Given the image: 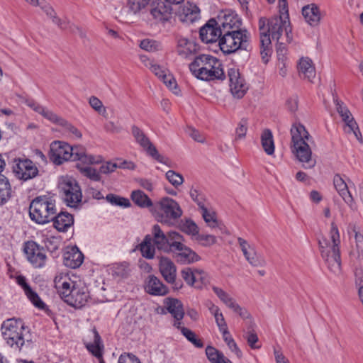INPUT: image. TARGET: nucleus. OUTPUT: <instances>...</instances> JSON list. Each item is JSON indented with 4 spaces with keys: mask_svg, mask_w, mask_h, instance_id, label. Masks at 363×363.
Returning a JSON list of instances; mask_svg holds the SVG:
<instances>
[{
    "mask_svg": "<svg viewBox=\"0 0 363 363\" xmlns=\"http://www.w3.org/2000/svg\"><path fill=\"white\" fill-rule=\"evenodd\" d=\"M219 26L223 33L218 45L230 43L231 45H242L249 42L250 33L241 29L242 20L235 11L225 10L218 16Z\"/></svg>",
    "mask_w": 363,
    "mask_h": 363,
    "instance_id": "obj_1",
    "label": "nucleus"
},
{
    "mask_svg": "<svg viewBox=\"0 0 363 363\" xmlns=\"http://www.w3.org/2000/svg\"><path fill=\"white\" fill-rule=\"evenodd\" d=\"M54 284L61 298L75 308L85 306L90 299L87 288L76 285L67 274H57L54 279Z\"/></svg>",
    "mask_w": 363,
    "mask_h": 363,
    "instance_id": "obj_2",
    "label": "nucleus"
},
{
    "mask_svg": "<svg viewBox=\"0 0 363 363\" xmlns=\"http://www.w3.org/2000/svg\"><path fill=\"white\" fill-rule=\"evenodd\" d=\"M189 69L196 78L203 81L223 80L225 78L220 61L209 55L195 57L189 64Z\"/></svg>",
    "mask_w": 363,
    "mask_h": 363,
    "instance_id": "obj_3",
    "label": "nucleus"
},
{
    "mask_svg": "<svg viewBox=\"0 0 363 363\" xmlns=\"http://www.w3.org/2000/svg\"><path fill=\"white\" fill-rule=\"evenodd\" d=\"M330 236L332 245L325 238L318 240V245L323 259L328 269L335 275L341 272V258L339 245L340 244V234L337 226L335 223H331Z\"/></svg>",
    "mask_w": 363,
    "mask_h": 363,
    "instance_id": "obj_4",
    "label": "nucleus"
},
{
    "mask_svg": "<svg viewBox=\"0 0 363 363\" xmlns=\"http://www.w3.org/2000/svg\"><path fill=\"white\" fill-rule=\"evenodd\" d=\"M57 213L55 201L46 196L34 199L29 206L30 219L38 224H46L52 221Z\"/></svg>",
    "mask_w": 363,
    "mask_h": 363,
    "instance_id": "obj_5",
    "label": "nucleus"
},
{
    "mask_svg": "<svg viewBox=\"0 0 363 363\" xmlns=\"http://www.w3.org/2000/svg\"><path fill=\"white\" fill-rule=\"evenodd\" d=\"M151 211L157 212L158 221L169 225L179 218L183 213L179 203L168 196L162 198Z\"/></svg>",
    "mask_w": 363,
    "mask_h": 363,
    "instance_id": "obj_6",
    "label": "nucleus"
},
{
    "mask_svg": "<svg viewBox=\"0 0 363 363\" xmlns=\"http://www.w3.org/2000/svg\"><path fill=\"white\" fill-rule=\"evenodd\" d=\"M26 330L21 320L9 318L4 321L1 330L2 336L6 343L15 349H21L25 342Z\"/></svg>",
    "mask_w": 363,
    "mask_h": 363,
    "instance_id": "obj_7",
    "label": "nucleus"
},
{
    "mask_svg": "<svg viewBox=\"0 0 363 363\" xmlns=\"http://www.w3.org/2000/svg\"><path fill=\"white\" fill-rule=\"evenodd\" d=\"M267 19L260 18L259 21L260 45H269L272 42H275L279 45H283L284 42H280L279 39L283 33V28L281 23L277 21H272L267 23Z\"/></svg>",
    "mask_w": 363,
    "mask_h": 363,
    "instance_id": "obj_8",
    "label": "nucleus"
},
{
    "mask_svg": "<svg viewBox=\"0 0 363 363\" xmlns=\"http://www.w3.org/2000/svg\"><path fill=\"white\" fill-rule=\"evenodd\" d=\"M60 192L66 204L75 208L82 201V193L77 182L72 177L62 179L59 184Z\"/></svg>",
    "mask_w": 363,
    "mask_h": 363,
    "instance_id": "obj_9",
    "label": "nucleus"
},
{
    "mask_svg": "<svg viewBox=\"0 0 363 363\" xmlns=\"http://www.w3.org/2000/svg\"><path fill=\"white\" fill-rule=\"evenodd\" d=\"M151 236L152 238V242L155 247L158 250L164 252H172L173 250L172 243L174 241H178V240H182V236L175 231H170L168 233L167 235H166L162 230L160 226L157 224L153 225Z\"/></svg>",
    "mask_w": 363,
    "mask_h": 363,
    "instance_id": "obj_10",
    "label": "nucleus"
},
{
    "mask_svg": "<svg viewBox=\"0 0 363 363\" xmlns=\"http://www.w3.org/2000/svg\"><path fill=\"white\" fill-rule=\"evenodd\" d=\"M228 77L232 95L236 99H242L248 90V85L240 70L235 67L229 68Z\"/></svg>",
    "mask_w": 363,
    "mask_h": 363,
    "instance_id": "obj_11",
    "label": "nucleus"
},
{
    "mask_svg": "<svg viewBox=\"0 0 363 363\" xmlns=\"http://www.w3.org/2000/svg\"><path fill=\"white\" fill-rule=\"evenodd\" d=\"M15 175L21 180L27 181L38 175V169L35 163L29 159H15L13 166Z\"/></svg>",
    "mask_w": 363,
    "mask_h": 363,
    "instance_id": "obj_12",
    "label": "nucleus"
},
{
    "mask_svg": "<svg viewBox=\"0 0 363 363\" xmlns=\"http://www.w3.org/2000/svg\"><path fill=\"white\" fill-rule=\"evenodd\" d=\"M131 130L136 143L145 150L146 153L157 162L164 163V157L159 153L145 133L136 125H133Z\"/></svg>",
    "mask_w": 363,
    "mask_h": 363,
    "instance_id": "obj_13",
    "label": "nucleus"
},
{
    "mask_svg": "<svg viewBox=\"0 0 363 363\" xmlns=\"http://www.w3.org/2000/svg\"><path fill=\"white\" fill-rule=\"evenodd\" d=\"M223 33L219 23L214 18L209 19L199 30V36L202 43L206 44L220 41Z\"/></svg>",
    "mask_w": 363,
    "mask_h": 363,
    "instance_id": "obj_14",
    "label": "nucleus"
},
{
    "mask_svg": "<svg viewBox=\"0 0 363 363\" xmlns=\"http://www.w3.org/2000/svg\"><path fill=\"white\" fill-rule=\"evenodd\" d=\"M24 252L29 262L35 268H42L45 265L47 257L45 250L35 242H26Z\"/></svg>",
    "mask_w": 363,
    "mask_h": 363,
    "instance_id": "obj_15",
    "label": "nucleus"
},
{
    "mask_svg": "<svg viewBox=\"0 0 363 363\" xmlns=\"http://www.w3.org/2000/svg\"><path fill=\"white\" fill-rule=\"evenodd\" d=\"M72 146L61 141H54L50 145V159L55 164H62L71 160Z\"/></svg>",
    "mask_w": 363,
    "mask_h": 363,
    "instance_id": "obj_16",
    "label": "nucleus"
},
{
    "mask_svg": "<svg viewBox=\"0 0 363 363\" xmlns=\"http://www.w3.org/2000/svg\"><path fill=\"white\" fill-rule=\"evenodd\" d=\"M160 272L164 280L171 284L174 289L183 286L181 281H177V268L173 262L167 257H161L159 263Z\"/></svg>",
    "mask_w": 363,
    "mask_h": 363,
    "instance_id": "obj_17",
    "label": "nucleus"
},
{
    "mask_svg": "<svg viewBox=\"0 0 363 363\" xmlns=\"http://www.w3.org/2000/svg\"><path fill=\"white\" fill-rule=\"evenodd\" d=\"M291 147L298 161L303 163V167L311 169L315 165V160L311 158L312 151L306 142L293 144Z\"/></svg>",
    "mask_w": 363,
    "mask_h": 363,
    "instance_id": "obj_18",
    "label": "nucleus"
},
{
    "mask_svg": "<svg viewBox=\"0 0 363 363\" xmlns=\"http://www.w3.org/2000/svg\"><path fill=\"white\" fill-rule=\"evenodd\" d=\"M172 246L173 247L172 252L177 253L178 262L183 264H189L200 259V257L194 251L182 243L181 240L172 242Z\"/></svg>",
    "mask_w": 363,
    "mask_h": 363,
    "instance_id": "obj_19",
    "label": "nucleus"
},
{
    "mask_svg": "<svg viewBox=\"0 0 363 363\" xmlns=\"http://www.w3.org/2000/svg\"><path fill=\"white\" fill-rule=\"evenodd\" d=\"M91 340L86 342L85 346L87 350L99 359V363H106L103 358L104 345L100 335L94 328L91 331Z\"/></svg>",
    "mask_w": 363,
    "mask_h": 363,
    "instance_id": "obj_20",
    "label": "nucleus"
},
{
    "mask_svg": "<svg viewBox=\"0 0 363 363\" xmlns=\"http://www.w3.org/2000/svg\"><path fill=\"white\" fill-rule=\"evenodd\" d=\"M238 242L245 259L252 266L264 267L266 264L264 259L260 255H258L255 249L250 245L245 240L242 238H238Z\"/></svg>",
    "mask_w": 363,
    "mask_h": 363,
    "instance_id": "obj_21",
    "label": "nucleus"
},
{
    "mask_svg": "<svg viewBox=\"0 0 363 363\" xmlns=\"http://www.w3.org/2000/svg\"><path fill=\"white\" fill-rule=\"evenodd\" d=\"M333 184L336 191H337L339 195L342 198L344 201L351 208V209L354 210L355 205L353 197L352 196L351 193L349 191V188L347 183L340 174H335L334 176Z\"/></svg>",
    "mask_w": 363,
    "mask_h": 363,
    "instance_id": "obj_22",
    "label": "nucleus"
},
{
    "mask_svg": "<svg viewBox=\"0 0 363 363\" xmlns=\"http://www.w3.org/2000/svg\"><path fill=\"white\" fill-rule=\"evenodd\" d=\"M5 166V160L0 154V205L6 203L12 195V189L9 179L1 174Z\"/></svg>",
    "mask_w": 363,
    "mask_h": 363,
    "instance_id": "obj_23",
    "label": "nucleus"
},
{
    "mask_svg": "<svg viewBox=\"0 0 363 363\" xmlns=\"http://www.w3.org/2000/svg\"><path fill=\"white\" fill-rule=\"evenodd\" d=\"M17 283L23 288L24 292L33 305L40 308L44 309L46 307L45 303L40 299L39 296L32 290L23 276H18L16 278Z\"/></svg>",
    "mask_w": 363,
    "mask_h": 363,
    "instance_id": "obj_24",
    "label": "nucleus"
},
{
    "mask_svg": "<svg viewBox=\"0 0 363 363\" xmlns=\"http://www.w3.org/2000/svg\"><path fill=\"white\" fill-rule=\"evenodd\" d=\"M145 289L149 294L155 296H164L169 291L168 288L154 275L148 277Z\"/></svg>",
    "mask_w": 363,
    "mask_h": 363,
    "instance_id": "obj_25",
    "label": "nucleus"
},
{
    "mask_svg": "<svg viewBox=\"0 0 363 363\" xmlns=\"http://www.w3.org/2000/svg\"><path fill=\"white\" fill-rule=\"evenodd\" d=\"M84 260V255L77 247H73L64 255V264L71 269L81 266Z\"/></svg>",
    "mask_w": 363,
    "mask_h": 363,
    "instance_id": "obj_26",
    "label": "nucleus"
},
{
    "mask_svg": "<svg viewBox=\"0 0 363 363\" xmlns=\"http://www.w3.org/2000/svg\"><path fill=\"white\" fill-rule=\"evenodd\" d=\"M200 18V9L196 5L187 2L183 7L180 14L181 21L187 23H191Z\"/></svg>",
    "mask_w": 363,
    "mask_h": 363,
    "instance_id": "obj_27",
    "label": "nucleus"
},
{
    "mask_svg": "<svg viewBox=\"0 0 363 363\" xmlns=\"http://www.w3.org/2000/svg\"><path fill=\"white\" fill-rule=\"evenodd\" d=\"M53 221L54 227L60 232H66L74 223L72 215L67 212L55 214Z\"/></svg>",
    "mask_w": 363,
    "mask_h": 363,
    "instance_id": "obj_28",
    "label": "nucleus"
},
{
    "mask_svg": "<svg viewBox=\"0 0 363 363\" xmlns=\"http://www.w3.org/2000/svg\"><path fill=\"white\" fill-rule=\"evenodd\" d=\"M167 310L177 320H182L184 315L183 304L182 302L174 298H167L164 301Z\"/></svg>",
    "mask_w": 363,
    "mask_h": 363,
    "instance_id": "obj_29",
    "label": "nucleus"
},
{
    "mask_svg": "<svg viewBox=\"0 0 363 363\" xmlns=\"http://www.w3.org/2000/svg\"><path fill=\"white\" fill-rule=\"evenodd\" d=\"M290 132L291 135V145L296 143L298 145L301 143H305L310 138L308 132L305 127L299 123H294Z\"/></svg>",
    "mask_w": 363,
    "mask_h": 363,
    "instance_id": "obj_30",
    "label": "nucleus"
},
{
    "mask_svg": "<svg viewBox=\"0 0 363 363\" xmlns=\"http://www.w3.org/2000/svg\"><path fill=\"white\" fill-rule=\"evenodd\" d=\"M302 14L306 21L311 26L318 25L320 21L319 9L315 4L307 5L303 7Z\"/></svg>",
    "mask_w": 363,
    "mask_h": 363,
    "instance_id": "obj_31",
    "label": "nucleus"
},
{
    "mask_svg": "<svg viewBox=\"0 0 363 363\" xmlns=\"http://www.w3.org/2000/svg\"><path fill=\"white\" fill-rule=\"evenodd\" d=\"M299 74L311 82L315 76V67L308 57H301L298 65Z\"/></svg>",
    "mask_w": 363,
    "mask_h": 363,
    "instance_id": "obj_32",
    "label": "nucleus"
},
{
    "mask_svg": "<svg viewBox=\"0 0 363 363\" xmlns=\"http://www.w3.org/2000/svg\"><path fill=\"white\" fill-rule=\"evenodd\" d=\"M341 118L342 121L345 123V132L347 133H352L355 138L359 142H362V134L359 131L357 123L354 120V118L352 116L350 111L347 110V111L345 112L344 114H342Z\"/></svg>",
    "mask_w": 363,
    "mask_h": 363,
    "instance_id": "obj_33",
    "label": "nucleus"
},
{
    "mask_svg": "<svg viewBox=\"0 0 363 363\" xmlns=\"http://www.w3.org/2000/svg\"><path fill=\"white\" fill-rule=\"evenodd\" d=\"M71 160H79L84 164H88L97 162L92 155L86 154L85 148L82 145L72 147Z\"/></svg>",
    "mask_w": 363,
    "mask_h": 363,
    "instance_id": "obj_34",
    "label": "nucleus"
},
{
    "mask_svg": "<svg viewBox=\"0 0 363 363\" xmlns=\"http://www.w3.org/2000/svg\"><path fill=\"white\" fill-rule=\"evenodd\" d=\"M138 249L143 257L148 259H153L155 254V245L152 242V236L146 235L143 242L138 245Z\"/></svg>",
    "mask_w": 363,
    "mask_h": 363,
    "instance_id": "obj_35",
    "label": "nucleus"
},
{
    "mask_svg": "<svg viewBox=\"0 0 363 363\" xmlns=\"http://www.w3.org/2000/svg\"><path fill=\"white\" fill-rule=\"evenodd\" d=\"M261 144L264 151L268 155H272L274 153V143L272 131L269 129H265L261 134Z\"/></svg>",
    "mask_w": 363,
    "mask_h": 363,
    "instance_id": "obj_36",
    "label": "nucleus"
},
{
    "mask_svg": "<svg viewBox=\"0 0 363 363\" xmlns=\"http://www.w3.org/2000/svg\"><path fill=\"white\" fill-rule=\"evenodd\" d=\"M131 199L140 208H152L153 204L148 196L141 190H135L131 193Z\"/></svg>",
    "mask_w": 363,
    "mask_h": 363,
    "instance_id": "obj_37",
    "label": "nucleus"
},
{
    "mask_svg": "<svg viewBox=\"0 0 363 363\" xmlns=\"http://www.w3.org/2000/svg\"><path fill=\"white\" fill-rule=\"evenodd\" d=\"M41 9L46 13V15L52 18V22L57 25L60 29H66L67 23L65 21H62L57 16L53 8L48 3H40L39 5Z\"/></svg>",
    "mask_w": 363,
    "mask_h": 363,
    "instance_id": "obj_38",
    "label": "nucleus"
},
{
    "mask_svg": "<svg viewBox=\"0 0 363 363\" xmlns=\"http://www.w3.org/2000/svg\"><path fill=\"white\" fill-rule=\"evenodd\" d=\"M213 292L220 298V300L226 305L228 308H238V303L225 291L222 289L213 286L212 287Z\"/></svg>",
    "mask_w": 363,
    "mask_h": 363,
    "instance_id": "obj_39",
    "label": "nucleus"
},
{
    "mask_svg": "<svg viewBox=\"0 0 363 363\" xmlns=\"http://www.w3.org/2000/svg\"><path fill=\"white\" fill-rule=\"evenodd\" d=\"M77 167L78 168V169L82 175L89 178V179L94 182H99L101 180V175L99 171H97L92 167L89 165L82 166L80 164H77Z\"/></svg>",
    "mask_w": 363,
    "mask_h": 363,
    "instance_id": "obj_40",
    "label": "nucleus"
},
{
    "mask_svg": "<svg viewBox=\"0 0 363 363\" xmlns=\"http://www.w3.org/2000/svg\"><path fill=\"white\" fill-rule=\"evenodd\" d=\"M180 229L182 232L193 236H197L199 234V228L197 225L191 219H187L182 221Z\"/></svg>",
    "mask_w": 363,
    "mask_h": 363,
    "instance_id": "obj_41",
    "label": "nucleus"
},
{
    "mask_svg": "<svg viewBox=\"0 0 363 363\" xmlns=\"http://www.w3.org/2000/svg\"><path fill=\"white\" fill-rule=\"evenodd\" d=\"M206 354L208 359L212 363H220L223 361V354L212 346H207L206 348Z\"/></svg>",
    "mask_w": 363,
    "mask_h": 363,
    "instance_id": "obj_42",
    "label": "nucleus"
},
{
    "mask_svg": "<svg viewBox=\"0 0 363 363\" xmlns=\"http://www.w3.org/2000/svg\"><path fill=\"white\" fill-rule=\"evenodd\" d=\"M181 333L196 347L202 348L203 347L202 340L198 338L195 333L190 329L187 328H181Z\"/></svg>",
    "mask_w": 363,
    "mask_h": 363,
    "instance_id": "obj_43",
    "label": "nucleus"
},
{
    "mask_svg": "<svg viewBox=\"0 0 363 363\" xmlns=\"http://www.w3.org/2000/svg\"><path fill=\"white\" fill-rule=\"evenodd\" d=\"M210 282V278L207 272L200 269H195V286L201 288Z\"/></svg>",
    "mask_w": 363,
    "mask_h": 363,
    "instance_id": "obj_44",
    "label": "nucleus"
},
{
    "mask_svg": "<svg viewBox=\"0 0 363 363\" xmlns=\"http://www.w3.org/2000/svg\"><path fill=\"white\" fill-rule=\"evenodd\" d=\"M165 176L169 182L176 188L182 185L184 181L183 176L174 170L167 171Z\"/></svg>",
    "mask_w": 363,
    "mask_h": 363,
    "instance_id": "obj_45",
    "label": "nucleus"
},
{
    "mask_svg": "<svg viewBox=\"0 0 363 363\" xmlns=\"http://www.w3.org/2000/svg\"><path fill=\"white\" fill-rule=\"evenodd\" d=\"M106 199L113 205L123 206V207H129L130 206V203L128 199L121 197L113 194H108L106 196Z\"/></svg>",
    "mask_w": 363,
    "mask_h": 363,
    "instance_id": "obj_46",
    "label": "nucleus"
},
{
    "mask_svg": "<svg viewBox=\"0 0 363 363\" xmlns=\"http://www.w3.org/2000/svg\"><path fill=\"white\" fill-rule=\"evenodd\" d=\"M150 13L154 18L160 21L167 20V14L170 13V12L167 11V9L164 4L162 6L158 5L157 7L152 9Z\"/></svg>",
    "mask_w": 363,
    "mask_h": 363,
    "instance_id": "obj_47",
    "label": "nucleus"
},
{
    "mask_svg": "<svg viewBox=\"0 0 363 363\" xmlns=\"http://www.w3.org/2000/svg\"><path fill=\"white\" fill-rule=\"evenodd\" d=\"M201 210L203 218L208 225L211 228L216 227L218 225V221L215 213L209 212L205 206L201 208Z\"/></svg>",
    "mask_w": 363,
    "mask_h": 363,
    "instance_id": "obj_48",
    "label": "nucleus"
},
{
    "mask_svg": "<svg viewBox=\"0 0 363 363\" xmlns=\"http://www.w3.org/2000/svg\"><path fill=\"white\" fill-rule=\"evenodd\" d=\"M59 125L62 126L66 133L72 134L77 138H81L82 136V133L75 126H74L65 118H62V120L60 121Z\"/></svg>",
    "mask_w": 363,
    "mask_h": 363,
    "instance_id": "obj_49",
    "label": "nucleus"
},
{
    "mask_svg": "<svg viewBox=\"0 0 363 363\" xmlns=\"http://www.w3.org/2000/svg\"><path fill=\"white\" fill-rule=\"evenodd\" d=\"M129 269L126 262L117 264L112 268V274L114 277L124 278L128 275Z\"/></svg>",
    "mask_w": 363,
    "mask_h": 363,
    "instance_id": "obj_50",
    "label": "nucleus"
},
{
    "mask_svg": "<svg viewBox=\"0 0 363 363\" xmlns=\"http://www.w3.org/2000/svg\"><path fill=\"white\" fill-rule=\"evenodd\" d=\"M182 277L188 285L194 286L195 284V269L186 267L181 272Z\"/></svg>",
    "mask_w": 363,
    "mask_h": 363,
    "instance_id": "obj_51",
    "label": "nucleus"
},
{
    "mask_svg": "<svg viewBox=\"0 0 363 363\" xmlns=\"http://www.w3.org/2000/svg\"><path fill=\"white\" fill-rule=\"evenodd\" d=\"M89 105L91 107L97 111L99 114L105 116L106 114V109L103 105V103L100 99L96 96H91L89 100Z\"/></svg>",
    "mask_w": 363,
    "mask_h": 363,
    "instance_id": "obj_52",
    "label": "nucleus"
},
{
    "mask_svg": "<svg viewBox=\"0 0 363 363\" xmlns=\"http://www.w3.org/2000/svg\"><path fill=\"white\" fill-rule=\"evenodd\" d=\"M147 4V0H128V6L133 13L139 12Z\"/></svg>",
    "mask_w": 363,
    "mask_h": 363,
    "instance_id": "obj_53",
    "label": "nucleus"
},
{
    "mask_svg": "<svg viewBox=\"0 0 363 363\" xmlns=\"http://www.w3.org/2000/svg\"><path fill=\"white\" fill-rule=\"evenodd\" d=\"M223 340L229 347V349L234 352L238 357L240 358L242 357V352L238 347L236 342H235L234 339L232 337L231 335L229 334L228 335L223 337Z\"/></svg>",
    "mask_w": 363,
    "mask_h": 363,
    "instance_id": "obj_54",
    "label": "nucleus"
},
{
    "mask_svg": "<svg viewBox=\"0 0 363 363\" xmlns=\"http://www.w3.org/2000/svg\"><path fill=\"white\" fill-rule=\"evenodd\" d=\"M247 121L245 118L241 119L238 125L235 130V139L240 140L243 139L247 133Z\"/></svg>",
    "mask_w": 363,
    "mask_h": 363,
    "instance_id": "obj_55",
    "label": "nucleus"
},
{
    "mask_svg": "<svg viewBox=\"0 0 363 363\" xmlns=\"http://www.w3.org/2000/svg\"><path fill=\"white\" fill-rule=\"evenodd\" d=\"M177 53L182 58L190 60L194 57L196 49L195 47L193 49H191L190 47H179Z\"/></svg>",
    "mask_w": 363,
    "mask_h": 363,
    "instance_id": "obj_56",
    "label": "nucleus"
},
{
    "mask_svg": "<svg viewBox=\"0 0 363 363\" xmlns=\"http://www.w3.org/2000/svg\"><path fill=\"white\" fill-rule=\"evenodd\" d=\"M118 363H141V362L135 354L123 352L119 356Z\"/></svg>",
    "mask_w": 363,
    "mask_h": 363,
    "instance_id": "obj_57",
    "label": "nucleus"
},
{
    "mask_svg": "<svg viewBox=\"0 0 363 363\" xmlns=\"http://www.w3.org/2000/svg\"><path fill=\"white\" fill-rule=\"evenodd\" d=\"M186 133L189 135L194 140L198 143H204L206 141L205 137L203 134H201L198 130L195 129L193 127H188L186 130Z\"/></svg>",
    "mask_w": 363,
    "mask_h": 363,
    "instance_id": "obj_58",
    "label": "nucleus"
},
{
    "mask_svg": "<svg viewBox=\"0 0 363 363\" xmlns=\"http://www.w3.org/2000/svg\"><path fill=\"white\" fill-rule=\"evenodd\" d=\"M211 313L214 315L216 323L218 326L226 323L223 315L220 312V309L218 306L215 305H212V306L209 308Z\"/></svg>",
    "mask_w": 363,
    "mask_h": 363,
    "instance_id": "obj_59",
    "label": "nucleus"
},
{
    "mask_svg": "<svg viewBox=\"0 0 363 363\" xmlns=\"http://www.w3.org/2000/svg\"><path fill=\"white\" fill-rule=\"evenodd\" d=\"M190 196L200 208L205 206L203 196L197 189L191 188L190 190Z\"/></svg>",
    "mask_w": 363,
    "mask_h": 363,
    "instance_id": "obj_60",
    "label": "nucleus"
},
{
    "mask_svg": "<svg viewBox=\"0 0 363 363\" xmlns=\"http://www.w3.org/2000/svg\"><path fill=\"white\" fill-rule=\"evenodd\" d=\"M196 240L202 243L203 245H211L216 242V238L211 235H199Z\"/></svg>",
    "mask_w": 363,
    "mask_h": 363,
    "instance_id": "obj_61",
    "label": "nucleus"
},
{
    "mask_svg": "<svg viewBox=\"0 0 363 363\" xmlns=\"http://www.w3.org/2000/svg\"><path fill=\"white\" fill-rule=\"evenodd\" d=\"M245 338L247 340L249 346L252 349H257L259 347V346L255 345L256 342H258V337L255 332H247L245 335Z\"/></svg>",
    "mask_w": 363,
    "mask_h": 363,
    "instance_id": "obj_62",
    "label": "nucleus"
},
{
    "mask_svg": "<svg viewBox=\"0 0 363 363\" xmlns=\"http://www.w3.org/2000/svg\"><path fill=\"white\" fill-rule=\"evenodd\" d=\"M44 118H47L53 123L60 124V121L62 120L63 118L58 116L57 114L53 113L52 111L46 108L42 115Z\"/></svg>",
    "mask_w": 363,
    "mask_h": 363,
    "instance_id": "obj_63",
    "label": "nucleus"
},
{
    "mask_svg": "<svg viewBox=\"0 0 363 363\" xmlns=\"http://www.w3.org/2000/svg\"><path fill=\"white\" fill-rule=\"evenodd\" d=\"M273 50L272 47H262L260 50V55L262 60L264 64H267L272 55Z\"/></svg>",
    "mask_w": 363,
    "mask_h": 363,
    "instance_id": "obj_64",
    "label": "nucleus"
}]
</instances>
